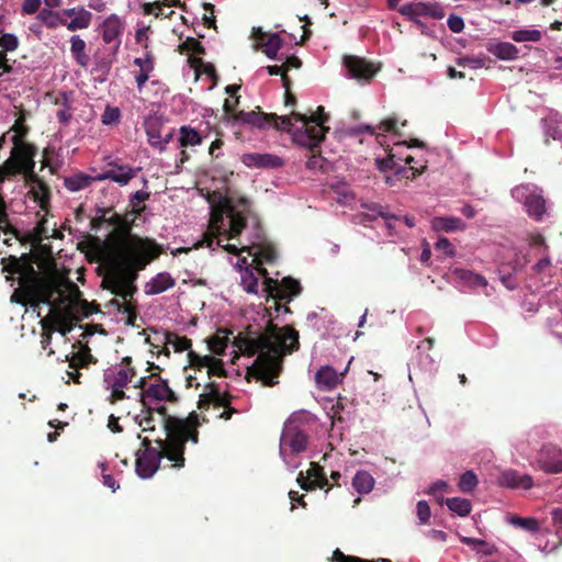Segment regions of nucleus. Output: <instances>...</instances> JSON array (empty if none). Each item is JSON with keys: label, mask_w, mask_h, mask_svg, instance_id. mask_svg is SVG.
Listing matches in <instances>:
<instances>
[{"label": "nucleus", "mask_w": 562, "mask_h": 562, "mask_svg": "<svg viewBox=\"0 0 562 562\" xmlns=\"http://www.w3.org/2000/svg\"><path fill=\"white\" fill-rule=\"evenodd\" d=\"M210 226L202 245L214 249V245L234 254L247 251L252 257L251 263L246 258L236 262L240 272V283L248 293L258 292V277L255 269L265 277L263 292L267 296L290 300L301 291L300 283L291 278L281 282L266 277L263 263H271L277 258L274 247L262 233L258 217L252 213L250 203L245 198L220 194L217 201L210 198Z\"/></svg>", "instance_id": "1"}, {"label": "nucleus", "mask_w": 562, "mask_h": 562, "mask_svg": "<svg viewBox=\"0 0 562 562\" xmlns=\"http://www.w3.org/2000/svg\"><path fill=\"white\" fill-rule=\"evenodd\" d=\"M20 288L16 289L11 301L30 305L37 313L42 314V307L47 311V317L56 327V318L76 317L78 314H88L82 311V304L79 297L78 286L67 277L58 273H52L45 278H40L32 267L29 268L27 276L20 273Z\"/></svg>", "instance_id": "2"}, {"label": "nucleus", "mask_w": 562, "mask_h": 562, "mask_svg": "<svg viewBox=\"0 0 562 562\" xmlns=\"http://www.w3.org/2000/svg\"><path fill=\"white\" fill-rule=\"evenodd\" d=\"M162 429L165 439L157 438L155 440L156 448L150 447L148 438H144L142 440L143 449L136 452L135 471L143 480L155 475L162 458L173 462V468H182L184 465L186 442L188 440L193 443L198 442V431L189 420L176 417L164 418Z\"/></svg>", "instance_id": "3"}, {"label": "nucleus", "mask_w": 562, "mask_h": 562, "mask_svg": "<svg viewBox=\"0 0 562 562\" xmlns=\"http://www.w3.org/2000/svg\"><path fill=\"white\" fill-rule=\"evenodd\" d=\"M157 245L149 240L123 232L115 235L110 244L109 273L103 279L106 288L120 292L124 285L123 273L142 270L158 256Z\"/></svg>", "instance_id": "4"}, {"label": "nucleus", "mask_w": 562, "mask_h": 562, "mask_svg": "<svg viewBox=\"0 0 562 562\" xmlns=\"http://www.w3.org/2000/svg\"><path fill=\"white\" fill-rule=\"evenodd\" d=\"M297 339L299 335L294 329L271 326L266 333L246 340L245 352L257 356L252 369L265 385L272 386L277 383L281 359L297 348Z\"/></svg>", "instance_id": "5"}, {"label": "nucleus", "mask_w": 562, "mask_h": 562, "mask_svg": "<svg viewBox=\"0 0 562 562\" xmlns=\"http://www.w3.org/2000/svg\"><path fill=\"white\" fill-rule=\"evenodd\" d=\"M328 115L323 106L310 116L293 112L291 115L274 116V126L292 135L294 143L308 149L319 146L325 137L328 127L325 123Z\"/></svg>", "instance_id": "6"}, {"label": "nucleus", "mask_w": 562, "mask_h": 562, "mask_svg": "<svg viewBox=\"0 0 562 562\" xmlns=\"http://www.w3.org/2000/svg\"><path fill=\"white\" fill-rule=\"evenodd\" d=\"M308 437L303 425L289 419L283 427L280 438V456L291 471L301 464L300 454L307 448Z\"/></svg>", "instance_id": "7"}, {"label": "nucleus", "mask_w": 562, "mask_h": 562, "mask_svg": "<svg viewBox=\"0 0 562 562\" xmlns=\"http://www.w3.org/2000/svg\"><path fill=\"white\" fill-rule=\"evenodd\" d=\"M136 376V370L132 366L130 357H125L120 363L106 368L103 372V383L110 392L112 403L127 398L124 389Z\"/></svg>", "instance_id": "8"}, {"label": "nucleus", "mask_w": 562, "mask_h": 562, "mask_svg": "<svg viewBox=\"0 0 562 562\" xmlns=\"http://www.w3.org/2000/svg\"><path fill=\"white\" fill-rule=\"evenodd\" d=\"M139 401L144 407L160 415L159 423L162 425L164 418L171 417L166 415L165 404L176 402L177 396L169 387L167 380L159 378L149 381L145 390L139 392Z\"/></svg>", "instance_id": "9"}, {"label": "nucleus", "mask_w": 562, "mask_h": 562, "mask_svg": "<svg viewBox=\"0 0 562 562\" xmlns=\"http://www.w3.org/2000/svg\"><path fill=\"white\" fill-rule=\"evenodd\" d=\"M22 134L18 131L10 136L13 142L10 158L0 166V181L4 177L15 173H27L33 169V153L29 145L21 140Z\"/></svg>", "instance_id": "10"}, {"label": "nucleus", "mask_w": 562, "mask_h": 562, "mask_svg": "<svg viewBox=\"0 0 562 562\" xmlns=\"http://www.w3.org/2000/svg\"><path fill=\"white\" fill-rule=\"evenodd\" d=\"M512 196L521 203L527 214L535 221H542L546 214V200L542 190L535 184H520L512 190Z\"/></svg>", "instance_id": "11"}, {"label": "nucleus", "mask_w": 562, "mask_h": 562, "mask_svg": "<svg viewBox=\"0 0 562 562\" xmlns=\"http://www.w3.org/2000/svg\"><path fill=\"white\" fill-rule=\"evenodd\" d=\"M401 0H387V7L397 9L398 13L423 26L420 18L441 20L445 16L443 9L436 2L412 1L398 7Z\"/></svg>", "instance_id": "12"}, {"label": "nucleus", "mask_w": 562, "mask_h": 562, "mask_svg": "<svg viewBox=\"0 0 562 562\" xmlns=\"http://www.w3.org/2000/svg\"><path fill=\"white\" fill-rule=\"evenodd\" d=\"M537 467L548 474L562 473V449L553 446H543L537 456Z\"/></svg>", "instance_id": "13"}, {"label": "nucleus", "mask_w": 562, "mask_h": 562, "mask_svg": "<svg viewBox=\"0 0 562 562\" xmlns=\"http://www.w3.org/2000/svg\"><path fill=\"white\" fill-rule=\"evenodd\" d=\"M123 31L124 23L116 14H111L101 24L102 40L108 45H112L113 55L117 52L121 45Z\"/></svg>", "instance_id": "14"}, {"label": "nucleus", "mask_w": 562, "mask_h": 562, "mask_svg": "<svg viewBox=\"0 0 562 562\" xmlns=\"http://www.w3.org/2000/svg\"><path fill=\"white\" fill-rule=\"evenodd\" d=\"M251 36L255 41V46H261L262 52L269 59H277L278 52L282 46V38L278 33L267 35L261 27H254Z\"/></svg>", "instance_id": "15"}, {"label": "nucleus", "mask_w": 562, "mask_h": 562, "mask_svg": "<svg viewBox=\"0 0 562 562\" xmlns=\"http://www.w3.org/2000/svg\"><path fill=\"white\" fill-rule=\"evenodd\" d=\"M345 66L351 78L357 80H370L379 71V67L367 61L363 58L348 56L345 57Z\"/></svg>", "instance_id": "16"}, {"label": "nucleus", "mask_w": 562, "mask_h": 562, "mask_svg": "<svg viewBox=\"0 0 562 562\" xmlns=\"http://www.w3.org/2000/svg\"><path fill=\"white\" fill-rule=\"evenodd\" d=\"M496 483L501 487L525 491L533 486V480L529 474H522L513 469L502 471L496 479Z\"/></svg>", "instance_id": "17"}, {"label": "nucleus", "mask_w": 562, "mask_h": 562, "mask_svg": "<svg viewBox=\"0 0 562 562\" xmlns=\"http://www.w3.org/2000/svg\"><path fill=\"white\" fill-rule=\"evenodd\" d=\"M137 171L138 169L128 165H119L97 176V179L99 181L111 180L120 186H126L136 176Z\"/></svg>", "instance_id": "18"}, {"label": "nucleus", "mask_w": 562, "mask_h": 562, "mask_svg": "<svg viewBox=\"0 0 562 562\" xmlns=\"http://www.w3.org/2000/svg\"><path fill=\"white\" fill-rule=\"evenodd\" d=\"M297 482L303 490L323 488L327 485V477L322 467L316 463H311V468L307 470L305 476L302 472L299 474Z\"/></svg>", "instance_id": "19"}, {"label": "nucleus", "mask_w": 562, "mask_h": 562, "mask_svg": "<svg viewBox=\"0 0 562 562\" xmlns=\"http://www.w3.org/2000/svg\"><path fill=\"white\" fill-rule=\"evenodd\" d=\"M342 374L330 366H323L315 374V383L319 390L330 391L341 382Z\"/></svg>", "instance_id": "20"}, {"label": "nucleus", "mask_w": 562, "mask_h": 562, "mask_svg": "<svg viewBox=\"0 0 562 562\" xmlns=\"http://www.w3.org/2000/svg\"><path fill=\"white\" fill-rule=\"evenodd\" d=\"M92 356L89 353L88 350L80 351L78 353H71V356L66 355L65 361H68L69 368L71 370L66 371V383H69L70 381H74L75 383H79V367H85L89 362H91Z\"/></svg>", "instance_id": "21"}, {"label": "nucleus", "mask_w": 562, "mask_h": 562, "mask_svg": "<svg viewBox=\"0 0 562 562\" xmlns=\"http://www.w3.org/2000/svg\"><path fill=\"white\" fill-rule=\"evenodd\" d=\"M241 160L245 166L255 168H277L282 166L281 158L271 154H245Z\"/></svg>", "instance_id": "22"}, {"label": "nucleus", "mask_w": 562, "mask_h": 562, "mask_svg": "<svg viewBox=\"0 0 562 562\" xmlns=\"http://www.w3.org/2000/svg\"><path fill=\"white\" fill-rule=\"evenodd\" d=\"M64 14L71 18V20L66 23L67 29L71 32L87 29L92 19L91 12L85 8L67 9L64 11Z\"/></svg>", "instance_id": "23"}, {"label": "nucleus", "mask_w": 562, "mask_h": 562, "mask_svg": "<svg viewBox=\"0 0 562 562\" xmlns=\"http://www.w3.org/2000/svg\"><path fill=\"white\" fill-rule=\"evenodd\" d=\"M452 276L462 286H467L470 289L487 286V280L483 276L468 269L456 268L452 271Z\"/></svg>", "instance_id": "24"}, {"label": "nucleus", "mask_w": 562, "mask_h": 562, "mask_svg": "<svg viewBox=\"0 0 562 562\" xmlns=\"http://www.w3.org/2000/svg\"><path fill=\"white\" fill-rule=\"evenodd\" d=\"M486 50L501 60H515L518 57V48L509 42H490Z\"/></svg>", "instance_id": "25"}, {"label": "nucleus", "mask_w": 562, "mask_h": 562, "mask_svg": "<svg viewBox=\"0 0 562 562\" xmlns=\"http://www.w3.org/2000/svg\"><path fill=\"white\" fill-rule=\"evenodd\" d=\"M175 285V279L168 272H160L151 278L145 285V293L156 295Z\"/></svg>", "instance_id": "26"}, {"label": "nucleus", "mask_w": 562, "mask_h": 562, "mask_svg": "<svg viewBox=\"0 0 562 562\" xmlns=\"http://www.w3.org/2000/svg\"><path fill=\"white\" fill-rule=\"evenodd\" d=\"M70 42V54L78 66L87 69L90 65V58L86 53L87 44L79 35H72Z\"/></svg>", "instance_id": "27"}, {"label": "nucleus", "mask_w": 562, "mask_h": 562, "mask_svg": "<svg viewBox=\"0 0 562 562\" xmlns=\"http://www.w3.org/2000/svg\"><path fill=\"white\" fill-rule=\"evenodd\" d=\"M94 181H99L97 177H92L83 172H77L64 179V187L69 192H78L89 188Z\"/></svg>", "instance_id": "28"}, {"label": "nucleus", "mask_w": 562, "mask_h": 562, "mask_svg": "<svg viewBox=\"0 0 562 562\" xmlns=\"http://www.w3.org/2000/svg\"><path fill=\"white\" fill-rule=\"evenodd\" d=\"M435 340L434 338H426L418 347V359L417 366L420 370L426 372H431L435 369L436 362L435 360L424 351H428L434 347Z\"/></svg>", "instance_id": "29"}, {"label": "nucleus", "mask_w": 562, "mask_h": 562, "mask_svg": "<svg viewBox=\"0 0 562 562\" xmlns=\"http://www.w3.org/2000/svg\"><path fill=\"white\" fill-rule=\"evenodd\" d=\"M161 123L157 119H150L145 122V132L147 140L156 149L161 148L162 131Z\"/></svg>", "instance_id": "30"}, {"label": "nucleus", "mask_w": 562, "mask_h": 562, "mask_svg": "<svg viewBox=\"0 0 562 562\" xmlns=\"http://www.w3.org/2000/svg\"><path fill=\"white\" fill-rule=\"evenodd\" d=\"M544 134L553 139L562 137V117L555 112H550L549 115L542 120Z\"/></svg>", "instance_id": "31"}, {"label": "nucleus", "mask_w": 562, "mask_h": 562, "mask_svg": "<svg viewBox=\"0 0 562 562\" xmlns=\"http://www.w3.org/2000/svg\"><path fill=\"white\" fill-rule=\"evenodd\" d=\"M431 226L438 232H457L465 228V224L458 217H435Z\"/></svg>", "instance_id": "32"}, {"label": "nucleus", "mask_w": 562, "mask_h": 562, "mask_svg": "<svg viewBox=\"0 0 562 562\" xmlns=\"http://www.w3.org/2000/svg\"><path fill=\"white\" fill-rule=\"evenodd\" d=\"M506 521L509 525L526 530L535 536L541 530L539 521L533 517H520L513 515L506 517Z\"/></svg>", "instance_id": "33"}, {"label": "nucleus", "mask_w": 562, "mask_h": 562, "mask_svg": "<svg viewBox=\"0 0 562 562\" xmlns=\"http://www.w3.org/2000/svg\"><path fill=\"white\" fill-rule=\"evenodd\" d=\"M209 391L201 395L200 398V407L204 404H214V406H227L229 404V398L226 394L222 393L218 389L213 385L207 386Z\"/></svg>", "instance_id": "34"}, {"label": "nucleus", "mask_w": 562, "mask_h": 562, "mask_svg": "<svg viewBox=\"0 0 562 562\" xmlns=\"http://www.w3.org/2000/svg\"><path fill=\"white\" fill-rule=\"evenodd\" d=\"M373 476L364 470L358 471L352 479L353 488L360 494H368L374 486Z\"/></svg>", "instance_id": "35"}, {"label": "nucleus", "mask_w": 562, "mask_h": 562, "mask_svg": "<svg viewBox=\"0 0 562 562\" xmlns=\"http://www.w3.org/2000/svg\"><path fill=\"white\" fill-rule=\"evenodd\" d=\"M179 143L181 147L198 146L202 143V136L195 128L183 125L179 130Z\"/></svg>", "instance_id": "36"}, {"label": "nucleus", "mask_w": 562, "mask_h": 562, "mask_svg": "<svg viewBox=\"0 0 562 562\" xmlns=\"http://www.w3.org/2000/svg\"><path fill=\"white\" fill-rule=\"evenodd\" d=\"M460 540L462 543L469 546L473 551L483 557H491L496 551V548L493 544L482 539L461 537Z\"/></svg>", "instance_id": "37"}, {"label": "nucleus", "mask_w": 562, "mask_h": 562, "mask_svg": "<svg viewBox=\"0 0 562 562\" xmlns=\"http://www.w3.org/2000/svg\"><path fill=\"white\" fill-rule=\"evenodd\" d=\"M448 508L461 517H465L472 509L471 502L461 497H452L446 499Z\"/></svg>", "instance_id": "38"}, {"label": "nucleus", "mask_w": 562, "mask_h": 562, "mask_svg": "<svg viewBox=\"0 0 562 562\" xmlns=\"http://www.w3.org/2000/svg\"><path fill=\"white\" fill-rule=\"evenodd\" d=\"M550 536V531L548 530H540L536 536H535V546L538 548L539 551H541L542 553L544 554H549V553H552L553 551H555L559 547V542L558 541H549V540H546V538Z\"/></svg>", "instance_id": "39"}, {"label": "nucleus", "mask_w": 562, "mask_h": 562, "mask_svg": "<svg viewBox=\"0 0 562 562\" xmlns=\"http://www.w3.org/2000/svg\"><path fill=\"white\" fill-rule=\"evenodd\" d=\"M199 366L207 369L209 374H214V375L220 376V375H224V373H225L222 360H220L213 356H204V357L200 358Z\"/></svg>", "instance_id": "40"}, {"label": "nucleus", "mask_w": 562, "mask_h": 562, "mask_svg": "<svg viewBox=\"0 0 562 562\" xmlns=\"http://www.w3.org/2000/svg\"><path fill=\"white\" fill-rule=\"evenodd\" d=\"M366 130L378 136L385 133H397V119L395 116L387 117L380 122L378 126H366Z\"/></svg>", "instance_id": "41"}, {"label": "nucleus", "mask_w": 562, "mask_h": 562, "mask_svg": "<svg viewBox=\"0 0 562 562\" xmlns=\"http://www.w3.org/2000/svg\"><path fill=\"white\" fill-rule=\"evenodd\" d=\"M542 37V34L539 30L536 29H522L514 31L512 34V38L517 43L522 42H539Z\"/></svg>", "instance_id": "42"}, {"label": "nucleus", "mask_w": 562, "mask_h": 562, "mask_svg": "<svg viewBox=\"0 0 562 562\" xmlns=\"http://www.w3.org/2000/svg\"><path fill=\"white\" fill-rule=\"evenodd\" d=\"M166 345L167 347H171L176 352H182L191 347V341L186 337L168 334L166 336Z\"/></svg>", "instance_id": "43"}, {"label": "nucleus", "mask_w": 562, "mask_h": 562, "mask_svg": "<svg viewBox=\"0 0 562 562\" xmlns=\"http://www.w3.org/2000/svg\"><path fill=\"white\" fill-rule=\"evenodd\" d=\"M477 476L473 471H465L459 480L458 487L463 493L472 492L477 485Z\"/></svg>", "instance_id": "44"}, {"label": "nucleus", "mask_w": 562, "mask_h": 562, "mask_svg": "<svg viewBox=\"0 0 562 562\" xmlns=\"http://www.w3.org/2000/svg\"><path fill=\"white\" fill-rule=\"evenodd\" d=\"M134 64L139 68L138 72L151 74L154 70L153 57L148 53L144 57L135 58Z\"/></svg>", "instance_id": "45"}, {"label": "nucleus", "mask_w": 562, "mask_h": 562, "mask_svg": "<svg viewBox=\"0 0 562 562\" xmlns=\"http://www.w3.org/2000/svg\"><path fill=\"white\" fill-rule=\"evenodd\" d=\"M151 412L153 411L148 409V412H146L145 414L137 415L135 417L136 423L138 424V426L142 428V431H144V432L153 431L155 429Z\"/></svg>", "instance_id": "46"}, {"label": "nucleus", "mask_w": 562, "mask_h": 562, "mask_svg": "<svg viewBox=\"0 0 562 562\" xmlns=\"http://www.w3.org/2000/svg\"><path fill=\"white\" fill-rule=\"evenodd\" d=\"M227 347V338L224 337H212L209 341L210 350L215 355H223Z\"/></svg>", "instance_id": "47"}, {"label": "nucleus", "mask_w": 562, "mask_h": 562, "mask_svg": "<svg viewBox=\"0 0 562 562\" xmlns=\"http://www.w3.org/2000/svg\"><path fill=\"white\" fill-rule=\"evenodd\" d=\"M120 120V110L117 108L106 106L102 116L101 122L104 125H112L117 123Z\"/></svg>", "instance_id": "48"}, {"label": "nucleus", "mask_w": 562, "mask_h": 562, "mask_svg": "<svg viewBox=\"0 0 562 562\" xmlns=\"http://www.w3.org/2000/svg\"><path fill=\"white\" fill-rule=\"evenodd\" d=\"M425 166L420 165L419 167L412 166L409 168L407 167H400L395 170L396 176H402L406 179H413L417 175H420L425 170Z\"/></svg>", "instance_id": "49"}, {"label": "nucleus", "mask_w": 562, "mask_h": 562, "mask_svg": "<svg viewBox=\"0 0 562 562\" xmlns=\"http://www.w3.org/2000/svg\"><path fill=\"white\" fill-rule=\"evenodd\" d=\"M333 561L334 562H391L386 559H381L378 561H366L356 557L345 555L341 551L338 549L334 551L333 553Z\"/></svg>", "instance_id": "50"}, {"label": "nucleus", "mask_w": 562, "mask_h": 562, "mask_svg": "<svg viewBox=\"0 0 562 562\" xmlns=\"http://www.w3.org/2000/svg\"><path fill=\"white\" fill-rule=\"evenodd\" d=\"M417 517L422 525L426 524L430 518V507L426 501H419L416 505Z\"/></svg>", "instance_id": "51"}, {"label": "nucleus", "mask_w": 562, "mask_h": 562, "mask_svg": "<svg viewBox=\"0 0 562 562\" xmlns=\"http://www.w3.org/2000/svg\"><path fill=\"white\" fill-rule=\"evenodd\" d=\"M435 249L437 251H441L443 255L448 257L454 256V247L446 237H441L437 240V243L435 244Z\"/></svg>", "instance_id": "52"}, {"label": "nucleus", "mask_w": 562, "mask_h": 562, "mask_svg": "<svg viewBox=\"0 0 562 562\" xmlns=\"http://www.w3.org/2000/svg\"><path fill=\"white\" fill-rule=\"evenodd\" d=\"M149 34H150V27L149 26L143 25V26H140V27H138L136 30L135 40L145 49L148 48Z\"/></svg>", "instance_id": "53"}, {"label": "nucleus", "mask_w": 562, "mask_h": 562, "mask_svg": "<svg viewBox=\"0 0 562 562\" xmlns=\"http://www.w3.org/2000/svg\"><path fill=\"white\" fill-rule=\"evenodd\" d=\"M448 27L453 33H460L464 29V21L460 15L451 14L447 20Z\"/></svg>", "instance_id": "54"}, {"label": "nucleus", "mask_w": 562, "mask_h": 562, "mask_svg": "<svg viewBox=\"0 0 562 562\" xmlns=\"http://www.w3.org/2000/svg\"><path fill=\"white\" fill-rule=\"evenodd\" d=\"M0 231H2L4 233V235H8L10 233L7 209H5V204L1 196H0Z\"/></svg>", "instance_id": "55"}, {"label": "nucleus", "mask_w": 562, "mask_h": 562, "mask_svg": "<svg viewBox=\"0 0 562 562\" xmlns=\"http://www.w3.org/2000/svg\"><path fill=\"white\" fill-rule=\"evenodd\" d=\"M458 65L461 67H470L473 69L482 68L484 66L483 59L463 57L458 59Z\"/></svg>", "instance_id": "56"}, {"label": "nucleus", "mask_w": 562, "mask_h": 562, "mask_svg": "<svg viewBox=\"0 0 562 562\" xmlns=\"http://www.w3.org/2000/svg\"><path fill=\"white\" fill-rule=\"evenodd\" d=\"M395 157L396 154L394 153V148H392L386 159H376L379 168L383 171L395 168Z\"/></svg>", "instance_id": "57"}, {"label": "nucleus", "mask_w": 562, "mask_h": 562, "mask_svg": "<svg viewBox=\"0 0 562 562\" xmlns=\"http://www.w3.org/2000/svg\"><path fill=\"white\" fill-rule=\"evenodd\" d=\"M337 201L338 203L344 205H351L352 202L355 201V195L351 191L344 188L341 191H338Z\"/></svg>", "instance_id": "58"}, {"label": "nucleus", "mask_w": 562, "mask_h": 562, "mask_svg": "<svg viewBox=\"0 0 562 562\" xmlns=\"http://www.w3.org/2000/svg\"><path fill=\"white\" fill-rule=\"evenodd\" d=\"M238 120L245 122V123H250V124H254V125H260L259 123V116L257 113L255 112H240L238 114Z\"/></svg>", "instance_id": "59"}, {"label": "nucleus", "mask_w": 562, "mask_h": 562, "mask_svg": "<svg viewBox=\"0 0 562 562\" xmlns=\"http://www.w3.org/2000/svg\"><path fill=\"white\" fill-rule=\"evenodd\" d=\"M41 5V0H25L22 10L26 14H33L35 13Z\"/></svg>", "instance_id": "60"}, {"label": "nucleus", "mask_w": 562, "mask_h": 562, "mask_svg": "<svg viewBox=\"0 0 562 562\" xmlns=\"http://www.w3.org/2000/svg\"><path fill=\"white\" fill-rule=\"evenodd\" d=\"M323 165L324 158L319 155H312L306 161V167L308 169H322Z\"/></svg>", "instance_id": "61"}, {"label": "nucleus", "mask_w": 562, "mask_h": 562, "mask_svg": "<svg viewBox=\"0 0 562 562\" xmlns=\"http://www.w3.org/2000/svg\"><path fill=\"white\" fill-rule=\"evenodd\" d=\"M551 268V260L549 257H544L542 259H540L533 267L532 269L537 272V273H542V272H546L548 271L549 269Z\"/></svg>", "instance_id": "62"}, {"label": "nucleus", "mask_w": 562, "mask_h": 562, "mask_svg": "<svg viewBox=\"0 0 562 562\" xmlns=\"http://www.w3.org/2000/svg\"><path fill=\"white\" fill-rule=\"evenodd\" d=\"M447 490L448 483L446 481L438 480L430 485L428 493L436 496L438 492H446Z\"/></svg>", "instance_id": "63"}, {"label": "nucleus", "mask_w": 562, "mask_h": 562, "mask_svg": "<svg viewBox=\"0 0 562 562\" xmlns=\"http://www.w3.org/2000/svg\"><path fill=\"white\" fill-rule=\"evenodd\" d=\"M551 517L557 531L562 530V508L552 509Z\"/></svg>", "instance_id": "64"}]
</instances>
